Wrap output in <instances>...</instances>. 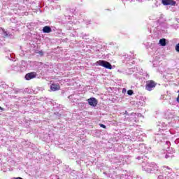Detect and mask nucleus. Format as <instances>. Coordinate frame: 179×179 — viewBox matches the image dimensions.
Instances as JSON below:
<instances>
[{
  "instance_id": "1",
  "label": "nucleus",
  "mask_w": 179,
  "mask_h": 179,
  "mask_svg": "<svg viewBox=\"0 0 179 179\" xmlns=\"http://www.w3.org/2000/svg\"><path fill=\"white\" fill-rule=\"evenodd\" d=\"M136 159L137 160L142 162V167L144 171L147 173H150L151 174H157L159 173V166L155 163H149L145 164V162H148L149 158L145 154H141V155L138 156Z\"/></svg>"
},
{
  "instance_id": "2",
  "label": "nucleus",
  "mask_w": 179,
  "mask_h": 179,
  "mask_svg": "<svg viewBox=\"0 0 179 179\" xmlns=\"http://www.w3.org/2000/svg\"><path fill=\"white\" fill-rule=\"evenodd\" d=\"M168 171H164V179H179V176L176 175L171 169L167 167Z\"/></svg>"
},
{
  "instance_id": "3",
  "label": "nucleus",
  "mask_w": 179,
  "mask_h": 179,
  "mask_svg": "<svg viewBox=\"0 0 179 179\" xmlns=\"http://www.w3.org/2000/svg\"><path fill=\"white\" fill-rule=\"evenodd\" d=\"M95 65H96V66H103L106 68V69H113L111 64L106 60H99L96 62Z\"/></svg>"
},
{
  "instance_id": "4",
  "label": "nucleus",
  "mask_w": 179,
  "mask_h": 179,
  "mask_svg": "<svg viewBox=\"0 0 179 179\" xmlns=\"http://www.w3.org/2000/svg\"><path fill=\"white\" fill-rule=\"evenodd\" d=\"M157 83H155L153 80H148L146 82L145 85V90H148V92H152L155 87H156Z\"/></svg>"
},
{
  "instance_id": "5",
  "label": "nucleus",
  "mask_w": 179,
  "mask_h": 179,
  "mask_svg": "<svg viewBox=\"0 0 179 179\" xmlns=\"http://www.w3.org/2000/svg\"><path fill=\"white\" fill-rule=\"evenodd\" d=\"M89 106L91 107H96L99 104V101L94 97H91L87 100Z\"/></svg>"
},
{
  "instance_id": "6",
  "label": "nucleus",
  "mask_w": 179,
  "mask_h": 179,
  "mask_svg": "<svg viewBox=\"0 0 179 179\" xmlns=\"http://www.w3.org/2000/svg\"><path fill=\"white\" fill-rule=\"evenodd\" d=\"M2 37L4 38H13V35L10 34L9 32L6 31L5 29H1L0 30Z\"/></svg>"
},
{
  "instance_id": "7",
  "label": "nucleus",
  "mask_w": 179,
  "mask_h": 179,
  "mask_svg": "<svg viewBox=\"0 0 179 179\" xmlns=\"http://www.w3.org/2000/svg\"><path fill=\"white\" fill-rule=\"evenodd\" d=\"M162 3L164 4V6L169 5H171V6H176L177 2L174 0H162Z\"/></svg>"
},
{
  "instance_id": "8",
  "label": "nucleus",
  "mask_w": 179,
  "mask_h": 179,
  "mask_svg": "<svg viewBox=\"0 0 179 179\" xmlns=\"http://www.w3.org/2000/svg\"><path fill=\"white\" fill-rule=\"evenodd\" d=\"M149 149H150V148H148V146L143 143H141L138 145V150L141 152V153H146Z\"/></svg>"
},
{
  "instance_id": "9",
  "label": "nucleus",
  "mask_w": 179,
  "mask_h": 179,
  "mask_svg": "<svg viewBox=\"0 0 179 179\" xmlns=\"http://www.w3.org/2000/svg\"><path fill=\"white\" fill-rule=\"evenodd\" d=\"M37 76V73L35 72L28 73L25 75L26 80H31V79H34Z\"/></svg>"
},
{
  "instance_id": "10",
  "label": "nucleus",
  "mask_w": 179,
  "mask_h": 179,
  "mask_svg": "<svg viewBox=\"0 0 179 179\" xmlns=\"http://www.w3.org/2000/svg\"><path fill=\"white\" fill-rule=\"evenodd\" d=\"M42 31L43 33L48 34V33H51V31H52V29L50 26H45L43 27Z\"/></svg>"
},
{
  "instance_id": "11",
  "label": "nucleus",
  "mask_w": 179,
  "mask_h": 179,
  "mask_svg": "<svg viewBox=\"0 0 179 179\" xmlns=\"http://www.w3.org/2000/svg\"><path fill=\"white\" fill-rule=\"evenodd\" d=\"M159 20L160 22H162V23H164V22H170V20H171V19L170 18H167L166 17V15L162 14L159 17Z\"/></svg>"
},
{
  "instance_id": "12",
  "label": "nucleus",
  "mask_w": 179,
  "mask_h": 179,
  "mask_svg": "<svg viewBox=\"0 0 179 179\" xmlns=\"http://www.w3.org/2000/svg\"><path fill=\"white\" fill-rule=\"evenodd\" d=\"M50 89L52 92H57V90H59V89H61V87H59V85L58 84H52L50 86Z\"/></svg>"
},
{
  "instance_id": "13",
  "label": "nucleus",
  "mask_w": 179,
  "mask_h": 179,
  "mask_svg": "<svg viewBox=\"0 0 179 179\" xmlns=\"http://www.w3.org/2000/svg\"><path fill=\"white\" fill-rule=\"evenodd\" d=\"M159 44L162 47H166V45H167V40H166V38H162L159 40Z\"/></svg>"
},
{
  "instance_id": "14",
  "label": "nucleus",
  "mask_w": 179,
  "mask_h": 179,
  "mask_svg": "<svg viewBox=\"0 0 179 179\" xmlns=\"http://www.w3.org/2000/svg\"><path fill=\"white\" fill-rule=\"evenodd\" d=\"M7 58H8V59H10V61H16V57L15 56V54L13 53H9L7 56Z\"/></svg>"
},
{
  "instance_id": "15",
  "label": "nucleus",
  "mask_w": 179,
  "mask_h": 179,
  "mask_svg": "<svg viewBox=\"0 0 179 179\" xmlns=\"http://www.w3.org/2000/svg\"><path fill=\"white\" fill-rule=\"evenodd\" d=\"M165 115H166V118H167V117H168V118L169 120H171V118H174V117L176 116V113H167L165 114Z\"/></svg>"
},
{
  "instance_id": "16",
  "label": "nucleus",
  "mask_w": 179,
  "mask_h": 179,
  "mask_svg": "<svg viewBox=\"0 0 179 179\" xmlns=\"http://www.w3.org/2000/svg\"><path fill=\"white\" fill-rule=\"evenodd\" d=\"M121 179H132V176L128 175V174H122L120 176Z\"/></svg>"
},
{
  "instance_id": "17",
  "label": "nucleus",
  "mask_w": 179,
  "mask_h": 179,
  "mask_svg": "<svg viewBox=\"0 0 179 179\" xmlns=\"http://www.w3.org/2000/svg\"><path fill=\"white\" fill-rule=\"evenodd\" d=\"M11 69L13 71H15L17 72V71H19V69H20V68L19 66H17L16 64H13L11 66Z\"/></svg>"
},
{
  "instance_id": "18",
  "label": "nucleus",
  "mask_w": 179,
  "mask_h": 179,
  "mask_svg": "<svg viewBox=\"0 0 179 179\" xmlns=\"http://www.w3.org/2000/svg\"><path fill=\"white\" fill-rule=\"evenodd\" d=\"M122 58L126 59V61H129V59H131V57L128 55H123Z\"/></svg>"
},
{
  "instance_id": "19",
  "label": "nucleus",
  "mask_w": 179,
  "mask_h": 179,
  "mask_svg": "<svg viewBox=\"0 0 179 179\" xmlns=\"http://www.w3.org/2000/svg\"><path fill=\"white\" fill-rule=\"evenodd\" d=\"M127 94H128L129 96H132V94H134V90H129L127 91Z\"/></svg>"
},
{
  "instance_id": "20",
  "label": "nucleus",
  "mask_w": 179,
  "mask_h": 179,
  "mask_svg": "<svg viewBox=\"0 0 179 179\" xmlns=\"http://www.w3.org/2000/svg\"><path fill=\"white\" fill-rule=\"evenodd\" d=\"M158 179H164V171L162 173V174L158 176Z\"/></svg>"
},
{
  "instance_id": "21",
  "label": "nucleus",
  "mask_w": 179,
  "mask_h": 179,
  "mask_svg": "<svg viewBox=\"0 0 179 179\" xmlns=\"http://www.w3.org/2000/svg\"><path fill=\"white\" fill-rule=\"evenodd\" d=\"M175 50L176 52H179V43L176 45Z\"/></svg>"
},
{
  "instance_id": "22",
  "label": "nucleus",
  "mask_w": 179,
  "mask_h": 179,
  "mask_svg": "<svg viewBox=\"0 0 179 179\" xmlns=\"http://www.w3.org/2000/svg\"><path fill=\"white\" fill-rule=\"evenodd\" d=\"M36 54H38L40 57H43V55H44V52H43V50H40L38 52H36Z\"/></svg>"
},
{
  "instance_id": "23",
  "label": "nucleus",
  "mask_w": 179,
  "mask_h": 179,
  "mask_svg": "<svg viewBox=\"0 0 179 179\" xmlns=\"http://www.w3.org/2000/svg\"><path fill=\"white\" fill-rule=\"evenodd\" d=\"M13 90L16 94H17V93H21L22 92V90H19V89H14Z\"/></svg>"
},
{
  "instance_id": "24",
  "label": "nucleus",
  "mask_w": 179,
  "mask_h": 179,
  "mask_svg": "<svg viewBox=\"0 0 179 179\" xmlns=\"http://www.w3.org/2000/svg\"><path fill=\"white\" fill-rule=\"evenodd\" d=\"M55 115L57 116V118H59L61 117V115H62L61 113H59V112H55Z\"/></svg>"
},
{
  "instance_id": "25",
  "label": "nucleus",
  "mask_w": 179,
  "mask_h": 179,
  "mask_svg": "<svg viewBox=\"0 0 179 179\" xmlns=\"http://www.w3.org/2000/svg\"><path fill=\"white\" fill-rule=\"evenodd\" d=\"M99 126L101 127V128H103L104 129H107V127L103 124H99Z\"/></svg>"
},
{
  "instance_id": "26",
  "label": "nucleus",
  "mask_w": 179,
  "mask_h": 179,
  "mask_svg": "<svg viewBox=\"0 0 179 179\" xmlns=\"http://www.w3.org/2000/svg\"><path fill=\"white\" fill-rule=\"evenodd\" d=\"M165 145L167 146L168 148H170V145H171L170 141H166Z\"/></svg>"
},
{
  "instance_id": "27",
  "label": "nucleus",
  "mask_w": 179,
  "mask_h": 179,
  "mask_svg": "<svg viewBox=\"0 0 179 179\" xmlns=\"http://www.w3.org/2000/svg\"><path fill=\"white\" fill-rule=\"evenodd\" d=\"M143 76H145V79H149V74L147 73H144Z\"/></svg>"
},
{
  "instance_id": "28",
  "label": "nucleus",
  "mask_w": 179,
  "mask_h": 179,
  "mask_svg": "<svg viewBox=\"0 0 179 179\" xmlns=\"http://www.w3.org/2000/svg\"><path fill=\"white\" fill-rule=\"evenodd\" d=\"M64 16H66V17H68V19H71V17H72V15H64Z\"/></svg>"
},
{
  "instance_id": "29",
  "label": "nucleus",
  "mask_w": 179,
  "mask_h": 179,
  "mask_svg": "<svg viewBox=\"0 0 179 179\" xmlns=\"http://www.w3.org/2000/svg\"><path fill=\"white\" fill-rule=\"evenodd\" d=\"M92 23V20H88L86 22V24H90Z\"/></svg>"
},
{
  "instance_id": "30",
  "label": "nucleus",
  "mask_w": 179,
  "mask_h": 179,
  "mask_svg": "<svg viewBox=\"0 0 179 179\" xmlns=\"http://www.w3.org/2000/svg\"><path fill=\"white\" fill-rule=\"evenodd\" d=\"M169 157H170V155L166 154V155H165V159H169Z\"/></svg>"
},
{
  "instance_id": "31",
  "label": "nucleus",
  "mask_w": 179,
  "mask_h": 179,
  "mask_svg": "<svg viewBox=\"0 0 179 179\" xmlns=\"http://www.w3.org/2000/svg\"><path fill=\"white\" fill-rule=\"evenodd\" d=\"M13 179H23V178H22V177H17V178H14Z\"/></svg>"
},
{
  "instance_id": "32",
  "label": "nucleus",
  "mask_w": 179,
  "mask_h": 179,
  "mask_svg": "<svg viewBox=\"0 0 179 179\" xmlns=\"http://www.w3.org/2000/svg\"><path fill=\"white\" fill-rule=\"evenodd\" d=\"M125 92H127V90L125 88H123L122 93H125Z\"/></svg>"
},
{
  "instance_id": "33",
  "label": "nucleus",
  "mask_w": 179,
  "mask_h": 179,
  "mask_svg": "<svg viewBox=\"0 0 179 179\" xmlns=\"http://www.w3.org/2000/svg\"><path fill=\"white\" fill-rule=\"evenodd\" d=\"M136 179H142V178H141V176H138L136 177Z\"/></svg>"
},
{
  "instance_id": "34",
  "label": "nucleus",
  "mask_w": 179,
  "mask_h": 179,
  "mask_svg": "<svg viewBox=\"0 0 179 179\" xmlns=\"http://www.w3.org/2000/svg\"><path fill=\"white\" fill-rule=\"evenodd\" d=\"M176 21L178 23H179V19L178 18H176Z\"/></svg>"
},
{
  "instance_id": "35",
  "label": "nucleus",
  "mask_w": 179,
  "mask_h": 179,
  "mask_svg": "<svg viewBox=\"0 0 179 179\" xmlns=\"http://www.w3.org/2000/svg\"><path fill=\"white\" fill-rule=\"evenodd\" d=\"M71 97H72V95H70V96H69V99H71Z\"/></svg>"
},
{
  "instance_id": "36",
  "label": "nucleus",
  "mask_w": 179,
  "mask_h": 179,
  "mask_svg": "<svg viewBox=\"0 0 179 179\" xmlns=\"http://www.w3.org/2000/svg\"><path fill=\"white\" fill-rule=\"evenodd\" d=\"M0 110H3L2 107L0 106Z\"/></svg>"
},
{
  "instance_id": "37",
  "label": "nucleus",
  "mask_w": 179,
  "mask_h": 179,
  "mask_svg": "<svg viewBox=\"0 0 179 179\" xmlns=\"http://www.w3.org/2000/svg\"><path fill=\"white\" fill-rule=\"evenodd\" d=\"M67 13H69V10H67Z\"/></svg>"
},
{
  "instance_id": "38",
  "label": "nucleus",
  "mask_w": 179,
  "mask_h": 179,
  "mask_svg": "<svg viewBox=\"0 0 179 179\" xmlns=\"http://www.w3.org/2000/svg\"><path fill=\"white\" fill-rule=\"evenodd\" d=\"M157 127H160V124H158Z\"/></svg>"
},
{
  "instance_id": "39",
  "label": "nucleus",
  "mask_w": 179,
  "mask_h": 179,
  "mask_svg": "<svg viewBox=\"0 0 179 179\" xmlns=\"http://www.w3.org/2000/svg\"><path fill=\"white\" fill-rule=\"evenodd\" d=\"M158 129H160V127H158Z\"/></svg>"
},
{
  "instance_id": "40",
  "label": "nucleus",
  "mask_w": 179,
  "mask_h": 179,
  "mask_svg": "<svg viewBox=\"0 0 179 179\" xmlns=\"http://www.w3.org/2000/svg\"><path fill=\"white\" fill-rule=\"evenodd\" d=\"M0 44H1V41H0Z\"/></svg>"
}]
</instances>
